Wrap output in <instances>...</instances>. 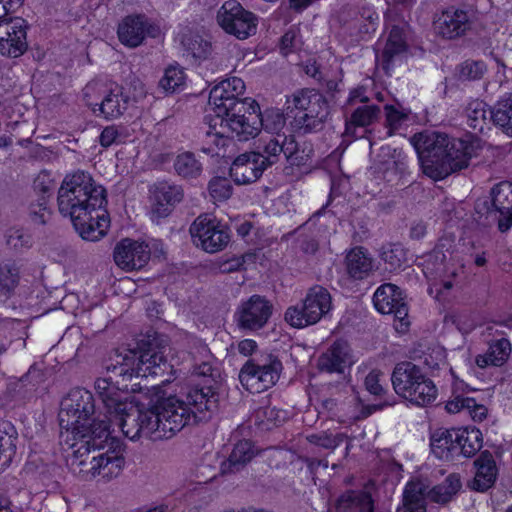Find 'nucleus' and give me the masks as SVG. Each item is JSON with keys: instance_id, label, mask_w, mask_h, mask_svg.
<instances>
[{"instance_id": "obj_39", "label": "nucleus", "mask_w": 512, "mask_h": 512, "mask_svg": "<svg viewBox=\"0 0 512 512\" xmlns=\"http://www.w3.org/2000/svg\"><path fill=\"white\" fill-rule=\"evenodd\" d=\"M136 347L129 348L128 352H155L163 350L169 346V338L153 329L146 333H140L135 338Z\"/></svg>"}, {"instance_id": "obj_21", "label": "nucleus", "mask_w": 512, "mask_h": 512, "mask_svg": "<svg viewBox=\"0 0 512 512\" xmlns=\"http://www.w3.org/2000/svg\"><path fill=\"white\" fill-rule=\"evenodd\" d=\"M150 248L144 242L125 238L114 248L116 265L123 270L132 271L144 267L150 259Z\"/></svg>"}, {"instance_id": "obj_9", "label": "nucleus", "mask_w": 512, "mask_h": 512, "mask_svg": "<svg viewBox=\"0 0 512 512\" xmlns=\"http://www.w3.org/2000/svg\"><path fill=\"white\" fill-rule=\"evenodd\" d=\"M332 308L329 291L322 286L310 288L301 304L289 307L285 320L293 327L302 328L316 324Z\"/></svg>"}, {"instance_id": "obj_47", "label": "nucleus", "mask_w": 512, "mask_h": 512, "mask_svg": "<svg viewBox=\"0 0 512 512\" xmlns=\"http://www.w3.org/2000/svg\"><path fill=\"white\" fill-rule=\"evenodd\" d=\"M29 214L34 223L45 224L51 216L47 196L39 195L36 201L31 202L29 206Z\"/></svg>"}, {"instance_id": "obj_28", "label": "nucleus", "mask_w": 512, "mask_h": 512, "mask_svg": "<svg viewBox=\"0 0 512 512\" xmlns=\"http://www.w3.org/2000/svg\"><path fill=\"white\" fill-rule=\"evenodd\" d=\"M471 22L468 13L461 9L449 8L435 22L436 31L447 39H454L465 34L470 29Z\"/></svg>"}, {"instance_id": "obj_11", "label": "nucleus", "mask_w": 512, "mask_h": 512, "mask_svg": "<svg viewBox=\"0 0 512 512\" xmlns=\"http://www.w3.org/2000/svg\"><path fill=\"white\" fill-rule=\"evenodd\" d=\"M189 231L194 245L207 253L222 251L230 241L229 228L209 214L199 215Z\"/></svg>"}, {"instance_id": "obj_36", "label": "nucleus", "mask_w": 512, "mask_h": 512, "mask_svg": "<svg viewBox=\"0 0 512 512\" xmlns=\"http://www.w3.org/2000/svg\"><path fill=\"white\" fill-rule=\"evenodd\" d=\"M45 381V373L37 363H33L27 373L21 376L14 384L13 389L21 398L30 397L38 387Z\"/></svg>"}, {"instance_id": "obj_2", "label": "nucleus", "mask_w": 512, "mask_h": 512, "mask_svg": "<svg viewBox=\"0 0 512 512\" xmlns=\"http://www.w3.org/2000/svg\"><path fill=\"white\" fill-rule=\"evenodd\" d=\"M95 400L85 389H71L60 402L58 413L61 437L74 449L79 466H84L90 453L99 452L90 461L91 474L104 479L116 477L122 471L124 444L118 437H111L109 421L94 418Z\"/></svg>"}, {"instance_id": "obj_45", "label": "nucleus", "mask_w": 512, "mask_h": 512, "mask_svg": "<svg viewBox=\"0 0 512 512\" xmlns=\"http://www.w3.org/2000/svg\"><path fill=\"white\" fill-rule=\"evenodd\" d=\"M208 190L216 201H225L233 194V186L226 177H213L208 184Z\"/></svg>"}, {"instance_id": "obj_56", "label": "nucleus", "mask_w": 512, "mask_h": 512, "mask_svg": "<svg viewBox=\"0 0 512 512\" xmlns=\"http://www.w3.org/2000/svg\"><path fill=\"white\" fill-rule=\"evenodd\" d=\"M34 189L39 192L40 195L47 196V200H49L53 189V181L50 179L49 174L40 173L34 181Z\"/></svg>"}, {"instance_id": "obj_23", "label": "nucleus", "mask_w": 512, "mask_h": 512, "mask_svg": "<svg viewBox=\"0 0 512 512\" xmlns=\"http://www.w3.org/2000/svg\"><path fill=\"white\" fill-rule=\"evenodd\" d=\"M492 209L488 214L497 222L498 229L506 232L512 227V183L500 182L491 191Z\"/></svg>"}, {"instance_id": "obj_44", "label": "nucleus", "mask_w": 512, "mask_h": 512, "mask_svg": "<svg viewBox=\"0 0 512 512\" xmlns=\"http://www.w3.org/2000/svg\"><path fill=\"white\" fill-rule=\"evenodd\" d=\"M185 83L184 72L175 66L168 67L163 77L159 81V86L166 93H174L178 91Z\"/></svg>"}, {"instance_id": "obj_32", "label": "nucleus", "mask_w": 512, "mask_h": 512, "mask_svg": "<svg viewBox=\"0 0 512 512\" xmlns=\"http://www.w3.org/2000/svg\"><path fill=\"white\" fill-rule=\"evenodd\" d=\"M445 409L451 414L467 411L475 422L483 421L488 413L485 405L477 403L475 398L464 397L463 395H457L449 399L445 404Z\"/></svg>"}, {"instance_id": "obj_29", "label": "nucleus", "mask_w": 512, "mask_h": 512, "mask_svg": "<svg viewBox=\"0 0 512 512\" xmlns=\"http://www.w3.org/2000/svg\"><path fill=\"white\" fill-rule=\"evenodd\" d=\"M448 354H409V358L424 359L425 365H427L431 371L432 376H439V372L442 370L448 371L452 378V398L457 395H462L465 392L470 391V387L463 380L459 379L453 368L447 362Z\"/></svg>"}, {"instance_id": "obj_8", "label": "nucleus", "mask_w": 512, "mask_h": 512, "mask_svg": "<svg viewBox=\"0 0 512 512\" xmlns=\"http://www.w3.org/2000/svg\"><path fill=\"white\" fill-rule=\"evenodd\" d=\"M245 84L238 77H231L214 86L209 94V105L216 116L239 120L249 111L251 98H241Z\"/></svg>"}, {"instance_id": "obj_1", "label": "nucleus", "mask_w": 512, "mask_h": 512, "mask_svg": "<svg viewBox=\"0 0 512 512\" xmlns=\"http://www.w3.org/2000/svg\"><path fill=\"white\" fill-rule=\"evenodd\" d=\"M95 389L106 409L104 420L109 421L110 436L114 432L111 426L116 424L132 441L141 437L169 439L190 423L208 420L219 402V392L212 385L188 386L181 395L161 398L146 409L123 399L118 387L106 378L97 379Z\"/></svg>"}, {"instance_id": "obj_4", "label": "nucleus", "mask_w": 512, "mask_h": 512, "mask_svg": "<svg viewBox=\"0 0 512 512\" xmlns=\"http://www.w3.org/2000/svg\"><path fill=\"white\" fill-rule=\"evenodd\" d=\"M312 150L301 148L293 135H276L260 139L256 149L238 155L232 162L229 175L237 185L256 182L263 172L282 159L290 166H302Z\"/></svg>"}, {"instance_id": "obj_7", "label": "nucleus", "mask_w": 512, "mask_h": 512, "mask_svg": "<svg viewBox=\"0 0 512 512\" xmlns=\"http://www.w3.org/2000/svg\"><path fill=\"white\" fill-rule=\"evenodd\" d=\"M287 110L294 112L295 126L304 133L322 129L329 115L326 98L314 89H301L287 98Z\"/></svg>"}, {"instance_id": "obj_25", "label": "nucleus", "mask_w": 512, "mask_h": 512, "mask_svg": "<svg viewBox=\"0 0 512 512\" xmlns=\"http://www.w3.org/2000/svg\"><path fill=\"white\" fill-rule=\"evenodd\" d=\"M408 49L406 24L393 25L380 57L377 61L386 74L394 66V62L400 59Z\"/></svg>"}, {"instance_id": "obj_5", "label": "nucleus", "mask_w": 512, "mask_h": 512, "mask_svg": "<svg viewBox=\"0 0 512 512\" xmlns=\"http://www.w3.org/2000/svg\"><path fill=\"white\" fill-rule=\"evenodd\" d=\"M410 142L423 172L435 180L467 168L472 157V147L467 142L438 131L417 133Z\"/></svg>"}, {"instance_id": "obj_41", "label": "nucleus", "mask_w": 512, "mask_h": 512, "mask_svg": "<svg viewBox=\"0 0 512 512\" xmlns=\"http://www.w3.org/2000/svg\"><path fill=\"white\" fill-rule=\"evenodd\" d=\"M403 512H427L422 489L414 483H407L404 488Z\"/></svg>"}, {"instance_id": "obj_49", "label": "nucleus", "mask_w": 512, "mask_h": 512, "mask_svg": "<svg viewBox=\"0 0 512 512\" xmlns=\"http://www.w3.org/2000/svg\"><path fill=\"white\" fill-rule=\"evenodd\" d=\"M382 373L379 370H371L365 377L366 390L375 397H383L387 394V385L381 383Z\"/></svg>"}, {"instance_id": "obj_16", "label": "nucleus", "mask_w": 512, "mask_h": 512, "mask_svg": "<svg viewBox=\"0 0 512 512\" xmlns=\"http://www.w3.org/2000/svg\"><path fill=\"white\" fill-rule=\"evenodd\" d=\"M272 304L263 296L252 295L238 307L235 317L243 329L263 328L272 315Z\"/></svg>"}, {"instance_id": "obj_35", "label": "nucleus", "mask_w": 512, "mask_h": 512, "mask_svg": "<svg viewBox=\"0 0 512 512\" xmlns=\"http://www.w3.org/2000/svg\"><path fill=\"white\" fill-rule=\"evenodd\" d=\"M18 433L12 422L0 421V458L3 465H10L16 454Z\"/></svg>"}, {"instance_id": "obj_59", "label": "nucleus", "mask_w": 512, "mask_h": 512, "mask_svg": "<svg viewBox=\"0 0 512 512\" xmlns=\"http://www.w3.org/2000/svg\"><path fill=\"white\" fill-rule=\"evenodd\" d=\"M426 233V226L422 223L414 224L410 229V236L414 239L422 238Z\"/></svg>"}, {"instance_id": "obj_33", "label": "nucleus", "mask_w": 512, "mask_h": 512, "mask_svg": "<svg viewBox=\"0 0 512 512\" xmlns=\"http://www.w3.org/2000/svg\"><path fill=\"white\" fill-rule=\"evenodd\" d=\"M254 456L253 442L246 439L240 440L234 445L227 459V463L222 464L221 471L223 473L238 471L241 467L250 462Z\"/></svg>"}, {"instance_id": "obj_22", "label": "nucleus", "mask_w": 512, "mask_h": 512, "mask_svg": "<svg viewBox=\"0 0 512 512\" xmlns=\"http://www.w3.org/2000/svg\"><path fill=\"white\" fill-rule=\"evenodd\" d=\"M175 354H132L133 358L138 359V367L130 371L125 366L114 367L117 374L126 379L133 377H157L171 370L173 366L168 363V357L174 358Z\"/></svg>"}, {"instance_id": "obj_51", "label": "nucleus", "mask_w": 512, "mask_h": 512, "mask_svg": "<svg viewBox=\"0 0 512 512\" xmlns=\"http://www.w3.org/2000/svg\"><path fill=\"white\" fill-rule=\"evenodd\" d=\"M234 137L235 135H232L231 133L220 134L215 147H202L201 150L211 156L226 157L229 146L234 145Z\"/></svg>"}, {"instance_id": "obj_52", "label": "nucleus", "mask_w": 512, "mask_h": 512, "mask_svg": "<svg viewBox=\"0 0 512 512\" xmlns=\"http://www.w3.org/2000/svg\"><path fill=\"white\" fill-rule=\"evenodd\" d=\"M511 354H475L474 362L481 369L501 366L510 359Z\"/></svg>"}, {"instance_id": "obj_37", "label": "nucleus", "mask_w": 512, "mask_h": 512, "mask_svg": "<svg viewBox=\"0 0 512 512\" xmlns=\"http://www.w3.org/2000/svg\"><path fill=\"white\" fill-rule=\"evenodd\" d=\"M490 121L504 134L512 137V93L494 105L490 112Z\"/></svg>"}, {"instance_id": "obj_53", "label": "nucleus", "mask_w": 512, "mask_h": 512, "mask_svg": "<svg viewBox=\"0 0 512 512\" xmlns=\"http://www.w3.org/2000/svg\"><path fill=\"white\" fill-rule=\"evenodd\" d=\"M186 47L187 52L196 59L205 58L208 52V43L201 38H185L182 41Z\"/></svg>"}, {"instance_id": "obj_60", "label": "nucleus", "mask_w": 512, "mask_h": 512, "mask_svg": "<svg viewBox=\"0 0 512 512\" xmlns=\"http://www.w3.org/2000/svg\"><path fill=\"white\" fill-rule=\"evenodd\" d=\"M239 352H254L257 349V344L252 339H245L238 343Z\"/></svg>"}, {"instance_id": "obj_3", "label": "nucleus", "mask_w": 512, "mask_h": 512, "mask_svg": "<svg viewBox=\"0 0 512 512\" xmlns=\"http://www.w3.org/2000/svg\"><path fill=\"white\" fill-rule=\"evenodd\" d=\"M57 204L60 214L70 218L82 239L98 241L106 235L110 226L106 190L89 173L67 175L58 190Z\"/></svg>"}, {"instance_id": "obj_14", "label": "nucleus", "mask_w": 512, "mask_h": 512, "mask_svg": "<svg viewBox=\"0 0 512 512\" xmlns=\"http://www.w3.org/2000/svg\"><path fill=\"white\" fill-rule=\"evenodd\" d=\"M373 303L377 311L382 314H393L398 324L396 330L405 331L410 325L408 320V303L402 289L392 283L379 286L374 295Z\"/></svg>"}, {"instance_id": "obj_12", "label": "nucleus", "mask_w": 512, "mask_h": 512, "mask_svg": "<svg viewBox=\"0 0 512 512\" xmlns=\"http://www.w3.org/2000/svg\"><path fill=\"white\" fill-rule=\"evenodd\" d=\"M217 22L226 33L246 39L256 33L257 18L237 0H227L217 12Z\"/></svg>"}, {"instance_id": "obj_20", "label": "nucleus", "mask_w": 512, "mask_h": 512, "mask_svg": "<svg viewBox=\"0 0 512 512\" xmlns=\"http://www.w3.org/2000/svg\"><path fill=\"white\" fill-rule=\"evenodd\" d=\"M152 206L151 219L159 222L170 215L174 207L183 200L184 191L180 185L158 182L151 188Z\"/></svg>"}, {"instance_id": "obj_31", "label": "nucleus", "mask_w": 512, "mask_h": 512, "mask_svg": "<svg viewBox=\"0 0 512 512\" xmlns=\"http://www.w3.org/2000/svg\"><path fill=\"white\" fill-rule=\"evenodd\" d=\"M346 270L354 279H363L373 269V260L363 247L351 249L345 259Z\"/></svg>"}, {"instance_id": "obj_38", "label": "nucleus", "mask_w": 512, "mask_h": 512, "mask_svg": "<svg viewBox=\"0 0 512 512\" xmlns=\"http://www.w3.org/2000/svg\"><path fill=\"white\" fill-rule=\"evenodd\" d=\"M176 174L184 179H196L203 172V165L193 152L179 153L173 163Z\"/></svg>"}, {"instance_id": "obj_57", "label": "nucleus", "mask_w": 512, "mask_h": 512, "mask_svg": "<svg viewBox=\"0 0 512 512\" xmlns=\"http://www.w3.org/2000/svg\"><path fill=\"white\" fill-rule=\"evenodd\" d=\"M121 134L115 126L104 128L100 134V144L103 147H109L120 142Z\"/></svg>"}, {"instance_id": "obj_55", "label": "nucleus", "mask_w": 512, "mask_h": 512, "mask_svg": "<svg viewBox=\"0 0 512 512\" xmlns=\"http://www.w3.org/2000/svg\"><path fill=\"white\" fill-rule=\"evenodd\" d=\"M300 44L301 40L298 31L291 28L281 37L280 48L284 54H288L298 49Z\"/></svg>"}, {"instance_id": "obj_40", "label": "nucleus", "mask_w": 512, "mask_h": 512, "mask_svg": "<svg viewBox=\"0 0 512 512\" xmlns=\"http://www.w3.org/2000/svg\"><path fill=\"white\" fill-rule=\"evenodd\" d=\"M486 103L474 100L465 109L466 123L474 132L482 133L490 120V112Z\"/></svg>"}, {"instance_id": "obj_42", "label": "nucleus", "mask_w": 512, "mask_h": 512, "mask_svg": "<svg viewBox=\"0 0 512 512\" xmlns=\"http://www.w3.org/2000/svg\"><path fill=\"white\" fill-rule=\"evenodd\" d=\"M19 282V272L11 261L0 263V292L9 297Z\"/></svg>"}, {"instance_id": "obj_43", "label": "nucleus", "mask_w": 512, "mask_h": 512, "mask_svg": "<svg viewBox=\"0 0 512 512\" xmlns=\"http://www.w3.org/2000/svg\"><path fill=\"white\" fill-rule=\"evenodd\" d=\"M381 259L386 264V270L393 272L406 262V252L399 244L385 246L382 249Z\"/></svg>"}, {"instance_id": "obj_46", "label": "nucleus", "mask_w": 512, "mask_h": 512, "mask_svg": "<svg viewBox=\"0 0 512 512\" xmlns=\"http://www.w3.org/2000/svg\"><path fill=\"white\" fill-rule=\"evenodd\" d=\"M351 354H320L318 367L320 371L328 373H344L345 359L343 356Z\"/></svg>"}, {"instance_id": "obj_27", "label": "nucleus", "mask_w": 512, "mask_h": 512, "mask_svg": "<svg viewBox=\"0 0 512 512\" xmlns=\"http://www.w3.org/2000/svg\"><path fill=\"white\" fill-rule=\"evenodd\" d=\"M475 474L469 487L476 492H486L494 486L498 468L496 461L488 450L482 451L474 461Z\"/></svg>"}, {"instance_id": "obj_61", "label": "nucleus", "mask_w": 512, "mask_h": 512, "mask_svg": "<svg viewBox=\"0 0 512 512\" xmlns=\"http://www.w3.org/2000/svg\"><path fill=\"white\" fill-rule=\"evenodd\" d=\"M346 349H348V342L346 340L340 338V339H336L332 343L328 352H332V353L344 352Z\"/></svg>"}, {"instance_id": "obj_50", "label": "nucleus", "mask_w": 512, "mask_h": 512, "mask_svg": "<svg viewBox=\"0 0 512 512\" xmlns=\"http://www.w3.org/2000/svg\"><path fill=\"white\" fill-rule=\"evenodd\" d=\"M384 110L386 126L389 128V134L391 135L395 130L400 128L403 122L408 119V115L393 105H385Z\"/></svg>"}, {"instance_id": "obj_19", "label": "nucleus", "mask_w": 512, "mask_h": 512, "mask_svg": "<svg viewBox=\"0 0 512 512\" xmlns=\"http://www.w3.org/2000/svg\"><path fill=\"white\" fill-rule=\"evenodd\" d=\"M27 49L26 25L21 17L0 21V53L9 57H19Z\"/></svg>"}, {"instance_id": "obj_24", "label": "nucleus", "mask_w": 512, "mask_h": 512, "mask_svg": "<svg viewBox=\"0 0 512 512\" xmlns=\"http://www.w3.org/2000/svg\"><path fill=\"white\" fill-rule=\"evenodd\" d=\"M369 98L365 95V89L360 87L350 92L347 100L348 105L362 103L352 112L350 120L346 122V133L349 134L352 128L366 127L378 119L380 108L376 105L367 104Z\"/></svg>"}, {"instance_id": "obj_63", "label": "nucleus", "mask_w": 512, "mask_h": 512, "mask_svg": "<svg viewBox=\"0 0 512 512\" xmlns=\"http://www.w3.org/2000/svg\"><path fill=\"white\" fill-rule=\"evenodd\" d=\"M302 249L305 251V252H311V253H314L317 251L318 249V244L315 240H306L302 243Z\"/></svg>"}, {"instance_id": "obj_34", "label": "nucleus", "mask_w": 512, "mask_h": 512, "mask_svg": "<svg viewBox=\"0 0 512 512\" xmlns=\"http://www.w3.org/2000/svg\"><path fill=\"white\" fill-rule=\"evenodd\" d=\"M461 487L460 476L451 473L441 483L432 487L429 497L435 503L447 504L460 491Z\"/></svg>"}, {"instance_id": "obj_64", "label": "nucleus", "mask_w": 512, "mask_h": 512, "mask_svg": "<svg viewBox=\"0 0 512 512\" xmlns=\"http://www.w3.org/2000/svg\"><path fill=\"white\" fill-rule=\"evenodd\" d=\"M251 228H252L251 223H249V222H244V223H242V224L237 228V233H238V235H240V236H242V237H245V236H247V235L250 233Z\"/></svg>"}, {"instance_id": "obj_58", "label": "nucleus", "mask_w": 512, "mask_h": 512, "mask_svg": "<svg viewBox=\"0 0 512 512\" xmlns=\"http://www.w3.org/2000/svg\"><path fill=\"white\" fill-rule=\"evenodd\" d=\"M511 343L508 339L501 337L491 340L488 352H511Z\"/></svg>"}, {"instance_id": "obj_13", "label": "nucleus", "mask_w": 512, "mask_h": 512, "mask_svg": "<svg viewBox=\"0 0 512 512\" xmlns=\"http://www.w3.org/2000/svg\"><path fill=\"white\" fill-rule=\"evenodd\" d=\"M282 368V362L276 357L263 365L249 360L241 368L239 380L251 394L262 393L277 383Z\"/></svg>"}, {"instance_id": "obj_15", "label": "nucleus", "mask_w": 512, "mask_h": 512, "mask_svg": "<svg viewBox=\"0 0 512 512\" xmlns=\"http://www.w3.org/2000/svg\"><path fill=\"white\" fill-rule=\"evenodd\" d=\"M250 108L247 114L241 118V128L244 138L247 140L254 138L258 135L263 128L266 132L271 133V136L286 135L280 133L285 126L286 120L278 109H267L263 113L260 112L258 103L250 101Z\"/></svg>"}, {"instance_id": "obj_62", "label": "nucleus", "mask_w": 512, "mask_h": 512, "mask_svg": "<svg viewBox=\"0 0 512 512\" xmlns=\"http://www.w3.org/2000/svg\"><path fill=\"white\" fill-rule=\"evenodd\" d=\"M25 346V340L18 338L10 343L9 347L0 346V352L6 351L7 349H21Z\"/></svg>"}, {"instance_id": "obj_30", "label": "nucleus", "mask_w": 512, "mask_h": 512, "mask_svg": "<svg viewBox=\"0 0 512 512\" xmlns=\"http://www.w3.org/2000/svg\"><path fill=\"white\" fill-rule=\"evenodd\" d=\"M337 512H373L374 501L369 492L364 490H346L335 503Z\"/></svg>"}, {"instance_id": "obj_18", "label": "nucleus", "mask_w": 512, "mask_h": 512, "mask_svg": "<svg viewBox=\"0 0 512 512\" xmlns=\"http://www.w3.org/2000/svg\"><path fill=\"white\" fill-rule=\"evenodd\" d=\"M117 33L122 44L134 48L142 44L146 36L157 37L160 29L145 15H129L119 24Z\"/></svg>"}, {"instance_id": "obj_54", "label": "nucleus", "mask_w": 512, "mask_h": 512, "mask_svg": "<svg viewBox=\"0 0 512 512\" xmlns=\"http://www.w3.org/2000/svg\"><path fill=\"white\" fill-rule=\"evenodd\" d=\"M7 244L15 250L27 249L32 246V237L23 230H13L7 237Z\"/></svg>"}, {"instance_id": "obj_6", "label": "nucleus", "mask_w": 512, "mask_h": 512, "mask_svg": "<svg viewBox=\"0 0 512 512\" xmlns=\"http://www.w3.org/2000/svg\"><path fill=\"white\" fill-rule=\"evenodd\" d=\"M391 383L399 397L418 407L431 405L438 396V388L433 380L418 365L410 361L395 365Z\"/></svg>"}, {"instance_id": "obj_26", "label": "nucleus", "mask_w": 512, "mask_h": 512, "mask_svg": "<svg viewBox=\"0 0 512 512\" xmlns=\"http://www.w3.org/2000/svg\"><path fill=\"white\" fill-rule=\"evenodd\" d=\"M204 120L206 127L202 138V147H215L220 134L223 133H231L239 141H246L239 120L225 119V117L212 114L206 115Z\"/></svg>"}, {"instance_id": "obj_17", "label": "nucleus", "mask_w": 512, "mask_h": 512, "mask_svg": "<svg viewBox=\"0 0 512 512\" xmlns=\"http://www.w3.org/2000/svg\"><path fill=\"white\" fill-rule=\"evenodd\" d=\"M445 448L450 452L459 453L470 458L476 455L483 446V435L475 426L458 427L446 430L442 438ZM441 441V439L439 440Z\"/></svg>"}, {"instance_id": "obj_48", "label": "nucleus", "mask_w": 512, "mask_h": 512, "mask_svg": "<svg viewBox=\"0 0 512 512\" xmlns=\"http://www.w3.org/2000/svg\"><path fill=\"white\" fill-rule=\"evenodd\" d=\"M486 66L482 61L467 60L459 66L461 80H476L483 76Z\"/></svg>"}, {"instance_id": "obj_10", "label": "nucleus", "mask_w": 512, "mask_h": 512, "mask_svg": "<svg viewBox=\"0 0 512 512\" xmlns=\"http://www.w3.org/2000/svg\"><path fill=\"white\" fill-rule=\"evenodd\" d=\"M86 104L99 107L100 114L106 119H115L121 116L128 107L129 96L124 94L123 87L114 84L109 88L100 82H90L83 90Z\"/></svg>"}]
</instances>
